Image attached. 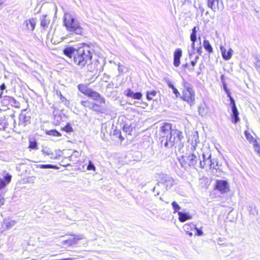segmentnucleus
<instances>
[{
    "label": "nucleus",
    "instance_id": "c85d7f7f",
    "mask_svg": "<svg viewBox=\"0 0 260 260\" xmlns=\"http://www.w3.org/2000/svg\"><path fill=\"white\" fill-rule=\"evenodd\" d=\"M46 134L48 135L54 137H59L61 136L60 133L55 129L48 131L46 132Z\"/></svg>",
    "mask_w": 260,
    "mask_h": 260
},
{
    "label": "nucleus",
    "instance_id": "5fc2aeb1",
    "mask_svg": "<svg viewBox=\"0 0 260 260\" xmlns=\"http://www.w3.org/2000/svg\"><path fill=\"white\" fill-rule=\"evenodd\" d=\"M166 82L167 83V84H168V86L170 88L172 89V88H173L174 87V86L173 85V84L172 83V82H171V81L169 79H166Z\"/></svg>",
    "mask_w": 260,
    "mask_h": 260
},
{
    "label": "nucleus",
    "instance_id": "052dcab7",
    "mask_svg": "<svg viewBox=\"0 0 260 260\" xmlns=\"http://www.w3.org/2000/svg\"><path fill=\"white\" fill-rule=\"evenodd\" d=\"M255 66L257 68H260V60L256 61V62H255Z\"/></svg>",
    "mask_w": 260,
    "mask_h": 260
},
{
    "label": "nucleus",
    "instance_id": "1a4fd4ad",
    "mask_svg": "<svg viewBox=\"0 0 260 260\" xmlns=\"http://www.w3.org/2000/svg\"><path fill=\"white\" fill-rule=\"evenodd\" d=\"M200 167L202 169L210 168L215 169L214 161L211 159V154L208 155L207 159L203 162H200Z\"/></svg>",
    "mask_w": 260,
    "mask_h": 260
},
{
    "label": "nucleus",
    "instance_id": "0e129e2a",
    "mask_svg": "<svg viewBox=\"0 0 260 260\" xmlns=\"http://www.w3.org/2000/svg\"><path fill=\"white\" fill-rule=\"evenodd\" d=\"M187 234L189 235V237H191L192 236V233L191 232H189V231L187 232Z\"/></svg>",
    "mask_w": 260,
    "mask_h": 260
},
{
    "label": "nucleus",
    "instance_id": "8fccbe9b",
    "mask_svg": "<svg viewBox=\"0 0 260 260\" xmlns=\"http://www.w3.org/2000/svg\"><path fill=\"white\" fill-rule=\"evenodd\" d=\"M193 225L194 226V228L197 231V233L195 234V235L199 236H202L203 235V232L202 231V230L197 228L194 225Z\"/></svg>",
    "mask_w": 260,
    "mask_h": 260
},
{
    "label": "nucleus",
    "instance_id": "4d7b16f0",
    "mask_svg": "<svg viewBox=\"0 0 260 260\" xmlns=\"http://www.w3.org/2000/svg\"><path fill=\"white\" fill-rule=\"evenodd\" d=\"M5 199L4 198L0 197V207L4 204Z\"/></svg>",
    "mask_w": 260,
    "mask_h": 260
},
{
    "label": "nucleus",
    "instance_id": "ddd939ff",
    "mask_svg": "<svg viewBox=\"0 0 260 260\" xmlns=\"http://www.w3.org/2000/svg\"><path fill=\"white\" fill-rule=\"evenodd\" d=\"M220 50L221 52L222 56L224 60H228L231 58L233 50L230 48L226 51L225 48L223 46L220 47Z\"/></svg>",
    "mask_w": 260,
    "mask_h": 260
},
{
    "label": "nucleus",
    "instance_id": "bb28decb",
    "mask_svg": "<svg viewBox=\"0 0 260 260\" xmlns=\"http://www.w3.org/2000/svg\"><path fill=\"white\" fill-rule=\"evenodd\" d=\"M190 41L192 42L191 47L195 50V42L197 41V33L191 32L190 36Z\"/></svg>",
    "mask_w": 260,
    "mask_h": 260
},
{
    "label": "nucleus",
    "instance_id": "6ab92c4d",
    "mask_svg": "<svg viewBox=\"0 0 260 260\" xmlns=\"http://www.w3.org/2000/svg\"><path fill=\"white\" fill-rule=\"evenodd\" d=\"M179 215V220L180 221L183 222L186 221L188 219L191 218V216L188 213H183L182 212H178Z\"/></svg>",
    "mask_w": 260,
    "mask_h": 260
},
{
    "label": "nucleus",
    "instance_id": "3c124183",
    "mask_svg": "<svg viewBox=\"0 0 260 260\" xmlns=\"http://www.w3.org/2000/svg\"><path fill=\"white\" fill-rule=\"evenodd\" d=\"M59 96H60V100L61 101L62 103H64L65 105L69 104V102L67 101V99L62 95V94L60 92L59 93Z\"/></svg>",
    "mask_w": 260,
    "mask_h": 260
},
{
    "label": "nucleus",
    "instance_id": "49530a36",
    "mask_svg": "<svg viewBox=\"0 0 260 260\" xmlns=\"http://www.w3.org/2000/svg\"><path fill=\"white\" fill-rule=\"evenodd\" d=\"M9 101L12 104H14L15 107H18L19 103L13 98L9 97Z\"/></svg>",
    "mask_w": 260,
    "mask_h": 260
},
{
    "label": "nucleus",
    "instance_id": "2eb2a0df",
    "mask_svg": "<svg viewBox=\"0 0 260 260\" xmlns=\"http://www.w3.org/2000/svg\"><path fill=\"white\" fill-rule=\"evenodd\" d=\"M77 50V49H75L73 47H68L63 49V52L66 56L71 59L72 57H74Z\"/></svg>",
    "mask_w": 260,
    "mask_h": 260
},
{
    "label": "nucleus",
    "instance_id": "e433bc0d",
    "mask_svg": "<svg viewBox=\"0 0 260 260\" xmlns=\"http://www.w3.org/2000/svg\"><path fill=\"white\" fill-rule=\"evenodd\" d=\"M40 168L42 169H57V167L53 165H42L40 166Z\"/></svg>",
    "mask_w": 260,
    "mask_h": 260
},
{
    "label": "nucleus",
    "instance_id": "09e8293b",
    "mask_svg": "<svg viewBox=\"0 0 260 260\" xmlns=\"http://www.w3.org/2000/svg\"><path fill=\"white\" fill-rule=\"evenodd\" d=\"M80 104L82 106L84 107H88L89 108V105L91 104V102L88 101H81L80 102Z\"/></svg>",
    "mask_w": 260,
    "mask_h": 260
},
{
    "label": "nucleus",
    "instance_id": "39448f33",
    "mask_svg": "<svg viewBox=\"0 0 260 260\" xmlns=\"http://www.w3.org/2000/svg\"><path fill=\"white\" fill-rule=\"evenodd\" d=\"M157 184H161L164 185L166 189L171 188L174 184V179L166 174L162 173L157 174Z\"/></svg>",
    "mask_w": 260,
    "mask_h": 260
},
{
    "label": "nucleus",
    "instance_id": "79ce46f5",
    "mask_svg": "<svg viewBox=\"0 0 260 260\" xmlns=\"http://www.w3.org/2000/svg\"><path fill=\"white\" fill-rule=\"evenodd\" d=\"M74 238L73 239H75V244H76L78 240L83 239V235H73Z\"/></svg>",
    "mask_w": 260,
    "mask_h": 260
},
{
    "label": "nucleus",
    "instance_id": "ea45409f",
    "mask_svg": "<svg viewBox=\"0 0 260 260\" xmlns=\"http://www.w3.org/2000/svg\"><path fill=\"white\" fill-rule=\"evenodd\" d=\"M87 169L89 171H95V167L94 165V164L91 161H89L87 167Z\"/></svg>",
    "mask_w": 260,
    "mask_h": 260
},
{
    "label": "nucleus",
    "instance_id": "c756f323",
    "mask_svg": "<svg viewBox=\"0 0 260 260\" xmlns=\"http://www.w3.org/2000/svg\"><path fill=\"white\" fill-rule=\"evenodd\" d=\"M252 143L255 151L257 153L260 154V146L257 140H254Z\"/></svg>",
    "mask_w": 260,
    "mask_h": 260
},
{
    "label": "nucleus",
    "instance_id": "f257e3e1",
    "mask_svg": "<svg viewBox=\"0 0 260 260\" xmlns=\"http://www.w3.org/2000/svg\"><path fill=\"white\" fill-rule=\"evenodd\" d=\"M159 138L161 147L170 149L173 146L180 150L184 146V137L182 132L172 128V124H164L160 127Z\"/></svg>",
    "mask_w": 260,
    "mask_h": 260
},
{
    "label": "nucleus",
    "instance_id": "b1692460",
    "mask_svg": "<svg viewBox=\"0 0 260 260\" xmlns=\"http://www.w3.org/2000/svg\"><path fill=\"white\" fill-rule=\"evenodd\" d=\"M203 46L205 49L209 53H212L213 52V48L210 44L209 41L207 40H205L203 41Z\"/></svg>",
    "mask_w": 260,
    "mask_h": 260
},
{
    "label": "nucleus",
    "instance_id": "6e6552de",
    "mask_svg": "<svg viewBox=\"0 0 260 260\" xmlns=\"http://www.w3.org/2000/svg\"><path fill=\"white\" fill-rule=\"evenodd\" d=\"M182 98L184 101L187 102L190 105L193 103L195 99V94L193 90H184Z\"/></svg>",
    "mask_w": 260,
    "mask_h": 260
},
{
    "label": "nucleus",
    "instance_id": "5701e85b",
    "mask_svg": "<svg viewBox=\"0 0 260 260\" xmlns=\"http://www.w3.org/2000/svg\"><path fill=\"white\" fill-rule=\"evenodd\" d=\"M78 89L80 91H81L82 93L85 95H88L89 92H90L91 89L88 88L87 86L83 84H79L78 86Z\"/></svg>",
    "mask_w": 260,
    "mask_h": 260
},
{
    "label": "nucleus",
    "instance_id": "bf43d9fd",
    "mask_svg": "<svg viewBox=\"0 0 260 260\" xmlns=\"http://www.w3.org/2000/svg\"><path fill=\"white\" fill-rule=\"evenodd\" d=\"M199 28L197 26H194L192 29L191 32L197 33Z\"/></svg>",
    "mask_w": 260,
    "mask_h": 260
},
{
    "label": "nucleus",
    "instance_id": "58836bf2",
    "mask_svg": "<svg viewBox=\"0 0 260 260\" xmlns=\"http://www.w3.org/2000/svg\"><path fill=\"white\" fill-rule=\"evenodd\" d=\"M107 125L106 124H102L101 127V134H103V136H105L106 133H107Z\"/></svg>",
    "mask_w": 260,
    "mask_h": 260
},
{
    "label": "nucleus",
    "instance_id": "72a5a7b5",
    "mask_svg": "<svg viewBox=\"0 0 260 260\" xmlns=\"http://www.w3.org/2000/svg\"><path fill=\"white\" fill-rule=\"evenodd\" d=\"M156 94V91L155 90L148 91L147 92V99L149 100L152 99L153 97L155 96Z\"/></svg>",
    "mask_w": 260,
    "mask_h": 260
},
{
    "label": "nucleus",
    "instance_id": "423d86ee",
    "mask_svg": "<svg viewBox=\"0 0 260 260\" xmlns=\"http://www.w3.org/2000/svg\"><path fill=\"white\" fill-rule=\"evenodd\" d=\"M188 141L189 142H191L190 146H189V147L190 148V150L191 152H200V151H202L201 148L198 145V144H200V140L198 132H196L193 135H191L189 138Z\"/></svg>",
    "mask_w": 260,
    "mask_h": 260
},
{
    "label": "nucleus",
    "instance_id": "412c9836",
    "mask_svg": "<svg viewBox=\"0 0 260 260\" xmlns=\"http://www.w3.org/2000/svg\"><path fill=\"white\" fill-rule=\"evenodd\" d=\"M198 111L200 115L206 116L209 112V108L204 104L199 107Z\"/></svg>",
    "mask_w": 260,
    "mask_h": 260
},
{
    "label": "nucleus",
    "instance_id": "69168bd1",
    "mask_svg": "<svg viewBox=\"0 0 260 260\" xmlns=\"http://www.w3.org/2000/svg\"><path fill=\"white\" fill-rule=\"evenodd\" d=\"M189 226V225H187V224H185L184 226V228L188 230V227Z\"/></svg>",
    "mask_w": 260,
    "mask_h": 260
},
{
    "label": "nucleus",
    "instance_id": "864d4df0",
    "mask_svg": "<svg viewBox=\"0 0 260 260\" xmlns=\"http://www.w3.org/2000/svg\"><path fill=\"white\" fill-rule=\"evenodd\" d=\"M173 90V93L175 94L176 97H178L180 95V93L178 91V90L175 87V86L172 88Z\"/></svg>",
    "mask_w": 260,
    "mask_h": 260
},
{
    "label": "nucleus",
    "instance_id": "de8ad7c7",
    "mask_svg": "<svg viewBox=\"0 0 260 260\" xmlns=\"http://www.w3.org/2000/svg\"><path fill=\"white\" fill-rule=\"evenodd\" d=\"M63 130L66 132L69 133L73 131V128L70 124H67L64 127Z\"/></svg>",
    "mask_w": 260,
    "mask_h": 260
},
{
    "label": "nucleus",
    "instance_id": "c9c22d12",
    "mask_svg": "<svg viewBox=\"0 0 260 260\" xmlns=\"http://www.w3.org/2000/svg\"><path fill=\"white\" fill-rule=\"evenodd\" d=\"M199 161L200 162H203L207 159V156L202 151L201 153L199 154Z\"/></svg>",
    "mask_w": 260,
    "mask_h": 260
},
{
    "label": "nucleus",
    "instance_id": "393cba45",
    "mask_svg": "<svg viewBox=\"0 0 260 260\" xmlns=\"http://www.w3.org/2000/svg\"><path fill=\"white\" fill-rule=\"evenodd\" d=\"M89 108L98 113H103V109H102L99 105L93 103L91 102Z\"/></svg>",
    "mask_w": 260,
    "mask_h": 260
},
{
    "label": "nucleus",
    "instance_id": "680f3d73",
    "mask_svg": "<svg viewBox=\"0 0 260 260\" xmlns=\"http://www.w3.org/2000/svg\"><path fill=\"white\" fill-rule=\"evenodd\" d=\"M224 75H222L220 77L221 82L222 83H223V81H224Z\"/></svg>",
    "mask_w": 260,
    "mask_h": 260
},
{
    "label": "nucleus",
    "instance_id": "20e7f679",
    "mask_svg": "<svg viewBox=\"0 0 260 260\" xmlns=\"http://www.w3.org/2000/svg\"><path fill=\"white\" fill-rule=\"evenodd\" d=\"M202 151L200 152H191L188 155L186 154L179 158L178 160L182 167L185 168L188 167H194L198 163L199 159V154L201 153Z\"/></svg>",
    "mask_w": 260,
    "mask_h": 260
},
{
    "label": "nucleus",
    "instance_id": "4be33fe9",
    "mask_svg": "<svg viewBox=\"0 0 260 260\" xmlns=\"http://www.w3.org/2000/svg\"><path fill=\"white\" fill-rule=\"evenodd\" d=\"M232 121L234 123H237L240 120V118L239 117V112L237 108L232 109Z\"/></svg>",
    "mask_w": 260,
    "mask_h": 260
},
{
    "label": "nucleus",
    "instance_id": "a19ab883",
    "mask_svg": "<svg viewBox=\"0 0 260 260\" xmlns=\"http://www.w3.org/2000/svg\"><path fill=\"white\" fill-rule=\"evenodd\" d=\"M230 100V105L231 106L232 109H237L235 102L233 98H232L231 95L229 96Z\"/></svg>",
    "mask_w": 260,
    "mask_h": 260
},
{
    "label": "nucleus",
    "instance_id": "13d9d810",
    "mask_svg": "<svg viewBox=\"0 0 260 260\" xmlns=\"http://www.w3.org/2000/svg\"><path fill=\"white\" fill-rule=\"evenodd\" d=\"M6 88V86L5 85V84L4 83L2 84L1 86H0V89L3 91L4 90H5V89Z\"/></svg>",
    "mask_w": 260,
    "mask_h": 260
},
{
    "label": "nucleus",
    "instance_id": "9d476101",
    "mask_svg": "<svg viewBox=\"0 0 260 260\" xmlns=\"http://www.w3.org/2000/svg\"><path fill=\"white\" fill-rule=\"evenodd\" d=\"M87 96L95 101H99L100 104L105 103V99L104 98L102 97L98 92L91 89Z\"/></svg>",
    "mask_w": 260,
    "mask_h": 260
},
{
    "label": "nucleus",
    "instance_id": "4c0bfd02",
    "mask_svg": "<svg viewBox=\"0 0 260 260\" xmlns=\"http://www.w3.org/2000/svg\"><path fill=\"white\" fill-rule=\"evenodd\" d=\"M199 47H197L196 49L197 50V53L199 55H201L202 54V47L201 46V38H199Z\"/></svg>",
    "mask_w": 260,
    "mask_h": 260
},
{
    "label": "nucleus",
    "instance_id": "a211bd4d",
    "mask_svg": "<svg viewBox=\"0 0 260 260\" xmlns=\"http://www.w3.org/2000/svg\"><path fill=\"white\" fill-rule=\"evenodd\" d=\"M42 152L44 155L49 156L51 159H55L58 158L57 155L54 154L51 150L49 148H43L42 150Z\"/></svg>",
    "mask_w": 260,
    "mask_h": 260
},
{
    "label": "nucleus",
    "instance_id": "f03ea898",
    "mask_svg": "<svg viewBox=\"0 0 260 260\" xmlns=\"http://www.w3.org/2000/svg\"><path fill=\"white\" fill-rule=\"evenodd\" d=\"M92 57L89 46L85 45L82 47L77 49L75 54L73 61L75 64L82 68L86 64L91 63Z\"/></svg>",
    "mask_w": 260,
    "mask_h": 260
},
{
    "label": "nucleus",
    "instance_id": "2f4dec72",
    "mask_svg": "<svg viewBox=\"0 0 260 260\" xmlns=\"http://www.w3.org/2000/svg\"><path fill=\"white\" fill-rule=\"evenodd\" d=\"M63 245H68V246H71L75 244V239H69L66 240H64L62 242Z\"/></svg>",
    "mask_w": 260,
    "mask_h": 260
},
{
    "label": "nucleus",
    "instance_id": "cd10ccee",
    "mask_svg": "<svg viewBox=\"0 0 260 260\" xmlns=\"http://www.w3.org/2000/svg\"><path fill=\"white\" fill-rule=\"evenodd\" d=\"M16 221L15 220H8L4 221V224L7 229H10L15 225Z\"/></svg>",
    "mask_w": 260,
    "mask_h": 260
},
{
    "label": "nucleus",
    "instance_id": "7c9ffc66",
    "mask_svg": "<svg viewBox=\"0 0 260 260\" xmlns=\"http://www.w3.org/2000/svg\"><path fill=\"white\" fill-rule=\"evenodd\" d=\"M29 148L31 149H38L37 142L35 140H30L29 142Z\"/></svg>",
    "mask_w": 260,
    "mask_h": 260
},
{
    "label": "nucleus",
    "instance_id": "f8f14e48",
    "mask_svg": "<svg viewBox=\"0 0 260 260\" xmlns=\"http://www.w3.org/2000/svg\"><path fill=\"white\" fill-rule=\"evenodd\" d=\"M12 176L7 173L4 177V179L0 178V190L5 188L11 181Z\"/></svg>",
    "mask_w": 260,
    "mask_h": 260
},
{
    "label": "nucleus",
    "instance_id": "e2e57ef3",
    "mask_svg": "<svg viewBox=\"0 0 260 260\" xmlns=\"http://www.w3.org/2000/svg\"><path fill=\"white\" fill-rule=\"evenodd\" d=\"M188 67H189V65H188V63H186V64H183V67L184 68H188Z\"/></svg>",
    "mask_w": 260,
    "mask_h": 260
},
{
    "label": "nucleus",
    "instance_id": "f704fd0d",
    "mask_svg": "<svg viewBox=\"0 0 260 260\" xmlns=\"http://www.w3.org/2000/svg\"><path fill=\"white\" fill-rule=\"evenodd\" d=\"M182 85L183 86L184 90L192 89L191 85L184 79L182 82Z\"/></svg>",
    "mask_w": 260,
    "mask_h": 260
},
{
    "label": "nucleus",
    "instance_id": "774afa93",
    "mask_svg": "<svg viewBox=\"0 0 260 260\" xmlns=\"http://www.w3.org/2000/svg\"><path fill=\"white\" fill-rule=\"evenodd\" d=\"M189 70L190 71H191V72L193 71H194V68H193V67H192V68H189Z\"/></svg>",
    "mask_w": 260,
    "mask_h": 260
},
{
    "label": "nucleus",
    "instance_id": "338daca9",
    "mask_svg": "<svg viewBox=\"0 0 260 260\" xmlns=\"http://www.w3.org/2000/svg\"><path fill=\"white\" fill-rule=\"evenodd\" d=\"M121 66H118V71L119 72L122 71V69L121 68Z\"/></svg>",
    "mask_w": 260,
    "mask_h": 260
},
{
    "label": "nucleus",
    "instance_id": "7ed1b4c3",
    "mask_svg": "<svg viewBox=\"0 0 260 260\" xmlns=\"http://www.w3.org/2000/svg\"><path fill=\"white\" fill-rule=\"evenodd\" d=\"M63 23L68 31L72 34L82 35L83 28L75 17L70 13H65L63 17Z\"/></svg>",
    "mask_w": 260,
    "mask_h": 260
},
{
    "label": "nucleus",
    "instance_id": "9b49d317",
    "mask_svg": "<svg viewBox=\"0 0 260 260\" xmlns=\"http://www.w3.org/2000/svg\"><path fill=\"white\" fill-rule=\"evenodd\" d=\"M124 94L128 98H131L136 100H140L142 96V94L141 92H134L130 89H127L125 90L124 92Z\"/></svg>",
    "mask_w": 260,
    "mask_h": 260
},
{
    "label": "nucleus",
    "instance_id": "a18cd8bd",
    "mask_svg": "<svg viewBox=\"0 0 260 260\" xmlns=\"http://www.w3.org/2000/svg\"><path fill=\"white\" fill-rule=\"evenodd\" d=\"M132 128L131 126L125 124L123 127V130L126 133H129L131 132Z\"/></svg>",
    "mask_w": 260,
    "mask_h": 260
},
{
    "label": "nucleus",
    "instance_id": "4468645a",
    "mask_svg": "<svg viewBox=\"0 0 260 260\" xmlns=\"http://www.w3.org/2000/svg\"><path fill=\"white\" fill-rule=\"evenodd\" d=\"M182 52L180 49H177L174 53V65L176 67H179L180 64V59L182 56Z\"/></svg>",
    "mask_w": 260,
    "mask_h": 260
},
{
    "label": "nucleus",
    "instance_id": "473e14b6",
    "mask_svg": "<svg viewBox=\"0 0 260 260\" xmlns=\"http://www.w3.org/2000/svg\"><path fill=\"white\" fill-rule=\"evenodd\" d=\"M245 135L247 140L251 143H253L255 139H254L253 136L248 131L245 132Z\"/></svg>",
    "mask_w": 260,
    "mask_h": 260
},
{
    "label": "nucleus",
    "instance_id": "aec40b11",
    "mask_svg": "<svg viewBox=\"0 0 260 260\" xmlns=\"http://www.w3.org/2000/svg\"><path fill=\"white\" fill-rule=\"evenodd\" d=\"M50 23V19L47 18V15H43L41 18V26L44 29L48 28Z\"/></svg>",
    "mask_w": 260,
    "mask_h": 260
},
{
    "label": "nucleus",
    "instance_id": "a878e982",
    "mask_svg": "<svg viewBox=\"0 0 260 260\" xmlns=\"http://www.w3.org/2000/svg\"><path fill=\"white\" fill-rule=\"evenodd\" d=\"M19 119L24 125H26V123L29 121L30 116L26 115L25 113H21L19 116Z\"/></svg>",
    "mask_w": 260,
    "mask_h": 260
},
{
    "label": "nucleus",
    "instance_id": "c03bdc74",
    "mask_svg": "<svg viewBox=\"0 0 260 260\" xmlns=\"http://www.w3.org/2000/svg\"><path fill=\"white\" fill-rule=\"evenodd\" d=\"M222 86L223 89L225 91L226 93L227 94L228 96H230L231 92L230 90L228 89L226 84L225 83V81H223Z\"/></svg>",
    "mask_w": 260,
    "mask_h": 260
},
{
    "label": "nucleus",
    "instance_id": "6e6d98bb",
    "mask_svg": "<svg viewBox=\"0 0 260 260\" xmlns=\"http://www.w3.org/2000/svg\"><path fill=\"white\" fill-rule=\"evenodd\" d=\"M199 58V56H196L195 57V59L194 60H192L190 62L191 64L192 67H194L196 66L197 63V60Z\"/></svg>",
    "mask_w": 260,
    "mask_h": 260
},
{
    "label": "nucleus",
    "instance_id": "603ef678",
    "mask_svg": "<svg viewBox=\"0 0 260 260\" xmlns=\"http://www.w3.org/2000/svg\"><path fill=\"white\" fill-rule=\"evenodd\" d=\"M114 132L115 133L114 135H117L119 139H120V140L122 141L123 140V138L122 137L121 135V132L119 131H115Z\"/></svg>",
    "mask_w": 260,
    "mask_h": 260
},
{
    "label": "nucleus",
    "instance_id": "f3484780",
    "mask_svg": "<svg viewBox=\"0 0 260 260\" xmlns=\"http://www.w3.org/2000/svg\"><path fill=\"white\" fill-rule=\"evenodd\" d=\"M218 3L219 0H207V6L212 11L215 12L219 8Z\"/></svg>",
    "mask_w": 260,
    "mask_h": 260
},
{
    "label": "nucleus",
    "instance_id": "0eeeda50",
    "mask_svg": "<svg viewBox=\"0 0 260 260\" xmlns=\"http://www.w3.org/2000/svg\"><path fill=\"white\" fill-rule=\"evenodd\" d=\"M215 188L219 190L221 193H223L229 191L230 186L227 181L217 180L216 182Z\"/></svg>",
    "mask_w": 260,
    "mask_h": 260
},
{
    "label": "nucleus",
    "instance_id": "37998d69",
    "mask_svg": "<svg viewBox=\"0 0 260 260\" xmlns=\"http://www.w3.org/2000/svg\"><path fill=\"white\" fill-rule=\"evenodd\" d=\"M172 205L175 212H176L180 209V207L175 201H173L172 203Z\"/></svg>",
    "mask_w": 260,
    "mask_h": 260
},
{
    "label": "nucleus",
    "instance_id": "dca6fc26",
    "mask_svg": "<svg viewBox=\"0 0 260 260\" xmlns=\"http://www.w3.org/2000/svg\"><path fill=\"white\" fill-rule=\"evenodd\" d=\"M36 24V20L34 18L26 20L23 23V24L26 26V29L30 31H32L35 29Z\"/></svg>",
    "mask_w": 260,
    "mask_h": 260
}]
</instances>
